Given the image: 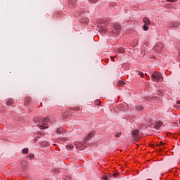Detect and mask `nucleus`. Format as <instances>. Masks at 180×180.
I'll use <instances>...</instances> for the list:
<instances>
[{
	"instance_id": "1a4fd4ad",
	"label": "nucleus",
	"mask_w": 180,
	"mask_h": 180,
	"mask_svg": "<svg viewBox=\"0 0 180 180\" xmlns=\"http://www.w3.org/2000/svg\"><path fill=\"white\" fill-rule=\"evenodd\" d=\"M80 22L82 23H88V22H89V19H88V18H82L80 20Z\"/></svg>"
},
{
	"instance_id": "4be33fe9",
	"label": "nucleus",
	"mask_w": 180,
	"mask_h": 180,
	"mask_svg": "<svg viewBox=\"0 0 180 180\" xmlns=\"http://www.w3.org/2000/svg\"><path fill=\"white\" fill-rule=\"evenodd\" d=\"M27 156L29 157V158H33L34 157V155L30 153Z\"/></svg>"
},
{
	"instance_id": "7ed1b4c3",
	"label": "nucleus",
	"mask_w": 180,
	"mask_h": 180,
	"mask_svg": "<svg viewBox=\"0 0 180 180\" xmlns=\"http://www.w3.org/2000/svg\"><path fill=\"white\" fill-rule=\"evenodd\" d=\"M163 49H164V44H158L156 46H154V50L155 53H161Z\"/></svg>"
},
{
	"instance_id": "2eb2a0df",
	"label": "nucleus",
	"mask_w": 180,
	"mask_h": 180,
	"mask_svg": "<svg viewBox=\"0 0 180 180\" xmlns=\"http://www.w3.org/2000/svg\"><path fill=\"white\" fill-rule=\"evenodd\" d=\"M148 25L144 24L143 25V30H145V32H147V30H148Z\"/></svg>"
},
{
	"instance_id": "4468645a",
	"label": "nucleus",
	"mask_w": 180,
	"mask_h": 180,
	"mask_svg": "<svg viewBox=\"0 0 180 180\" xmlns=\"http://www.w3.org/2000/svg\"><path fill=\"white\" fill-rule=\"evenodd\" d=\"M143 108L141 105H137L136 107V110H139V112H140V110H143Z\"/></svg>"
},
{
	"instance_id": "9b49d317",
	"label": "nucleus",
	"mask_w": 180,
	"mask_h": 180,
	"mask_svg": "<svg viewBox=\"0 0 180 180\" xmlns=\"http://www.w3.org/2000/svg\"><path fill=\"white\" fill-rule=\"evenodd\" d=\"M13 103V100H12V99H8V101H7V105L8 106H11L12 104Z\"/></svg>"
},
{
	"instance_id": "f257e3e1",
	"label": "nucleus",
	"mask_w": 180,
	"mask_h": 180,
	"mask_svg": "<svg viewBox=\"0 0 180 180\" xmlns=\"http://www.w3.org/2000/svg\"><path fill=\"white\" fill-rule=\"evenodd\" d=\"M33 122L38 127H39V129L44 130L46 129H49V124H56V118L50 117L46 119L45 117H37L34 119Z\"/></svg>"
},
{
	"instance_id": "ddd939ff",
	"label": "nucleus",
	"mask_w": 180,
	"mask_h": 180,
	"mask_svg": "<svg viewBox=\"0 0 180 180\" xmlns=\"http://www.w3.org/2000/svg\"><path fill=\"white\" fill-rule=\"evenodd\" d=\"M25 102L27 103H30V102H32V98H30V97L25 98Z\"/></svg>"
},
{
	"instance_id": "f8f14e48",
	"label": "nucleus",
	"mask_w": 180,
	"mask_h": 180,
	"mask_svg": "<svg viewBox=\"0 0 180 180\" xmlns=\"http://www.w3.org/2000/svg\"><path fill=\"white\" fill-rule=\"evenodd\" d=\"M22 154H27L29 153V148H25L22 150Z\"/></svg>"
},
{
	"instance_id": "f03ea898",
	"label": "nucleus",
	"mask_w": 180,
	"mask_h": 180,
	"mask_svg": "<svg viewBox=\"0 0 180 180\" xmlns=\"http://www.w3.org/2000/svg\"><path fill=\"white\" fill-rule=\"evenodd\" d=\"M152 81L155 82H161L162 81V75L160 72H155L151 75Z\"/></svg>"
},
{
	"instance_id": "473e14b6",
	"label": "nucleus",
	"mask_w": 180,
	"mask_h": 180,
	"mask_svg": "<svg viewBox=\"0 0 180 180\" xmlns=\"http://www.w3.org/2000/svg\"><path fill=\"white\" fill-rule=\"evenodd\" d=\"M24 164L26 165V162H25Z\"/></svg>"
},
{
	"instance_id": "2f4dec72",
	"label": "nucleus",
	"mask_w": 180,
	"mask_h": 180,
	"mask_svg": "<svg viewBox=\"0 0 180 180\" xmlns=\"http://www.w3.org/2000/svg\"><path fill=\"white\" fill-rule=\"evenodd\" d=\"M75 110H79V108H75Z\"/></svg>"
},
{
	"instance_id": "6e6552de",
	"label": "nucleus",
	"mask_w": 180,
	"mask_h": 180,
	"mask_svg": "<svg viewBox=\"0 0 180 180\" xmlns=\"http://www.w3.org/2000/svg\"><path fill=\"white\" fill-rule=\"evenodd\" d=\"M77 5V1H75V0L74 1H70L69 2V6L70 8H72V6H75Z\"/></svg>"
},
{
	"instance_id": "a878e982",
	"label": "nucleus",
	"mask_w": 180,
	"mask_h": 180,
	"mask_svg": "<svg viewBox=\"0 0 180 180\" xmlns=\"http://www.w3.org/2000/svg\"><path fill=\"white\" fill-rule=\"evenodd\" d=\"M115 29H118V30H120V29H122V26L118 25L117 27H115Z\"/></svg>"
},
{
	"instance_id": "aec40b11",
	"label": "nucleus",
	"mask_w": 180,
	"mask_h": 180,
	"mask_svg": "<svg viewBox=\"0 0 180 180\" xmlns=\"http://www.w3.org/2000/svg\"><path fill=\"white\" fill-rule=\"evenodd\" d=\"M100 32H102V33H106V29L102 27V28L100 30Z\"/></svg>"
},
{
	"instance_id": "f3484780",
	"label": "nucleus",
	"mask_w": 180,
	"mask_h": 180,
	"mask_svg": "<svg viewBox=\"0 0 180 180\" xmlns=\"http://www.w3.org/2000/svg\"><path fill=\"white\" fill-rule=\"evenodd\" d=\"M118 53H124V49H123V48H119V49H118Z\"/></svg>"
},
{
	"instance_id": "b1692460",
	"label": "nucleus",
	"mask_w": 180,
	"mask_h": 180,
	"mask_svg": "<svg viewBox=\"0 0 180 180\" xmlns=\"http://www.w3.org/2000/svg\"><path fill=\"white\" fill-rule=\"evenodd\" d=\"M68 148H69V150H72V148H74V146L70 145L68 146Z\"/></svg>"
},
{
	"instance_id": "423d86ee",
	"label": "nucleus",
	"mask_w": 180,
	"mask_h": 180,
	"mask_svg": "<svg viewBox=\"0 0 180 180\" xmlns=\"http://www.w3.org/2000/svg\"><path fill=\"white\" fill-rule=\"evenodd\" d=\"M95 134V132L91 131L90 133L88 134L87 136L86 137V140H91L92 137H94V135Z\"/></svg>"
},
{
	"instance_id": "a211bd4d",
	"label": "nucleus",
	"mask_w": 180,
	"mask_h": 180,
	"mask_svg": "<svg viewBox=\"0 0 180 180\" xmlns=\"http://www.w3.org/2000/svg\"><path fill=\"white\" fill-rule=\"evenodd\" d=\"M121 135H122V132H117V134H115V137L119 138L120 137Z\"/></svg>"
},
{
	"instance_id": "6ab92c4d",
	"label": "nucleus",
	"mask_w": 180,
	"mask_h": 180,
	"mask_svg": "<svg viewBox=\"0 0 180 180\" xmlns=\"http://www.w3.org/2000/svg\"><path fill=\"white\" fill-rule=\"evenodd\" d=\"M118 85H119L120 86H121V85H124V82H123V81H119V82H118Z\"/></svg>"
},
{
	"instance_id": "5701e85b",
	"label": "nucleus",
	"mask_w": 180,
	"mask_h": 180,
	"mask_svg": "<svg viewBox=\"0 0 180 180\" xmlns=\"http://www.w3.org/2000/svg\"><path fill=\"white\" fill-rule=\"evenodd\" d=\"M139 75L141 77V78H144V73L139 72Z\"/></svg>"
},
{
	"instance_id": "dca6fc26",
	"label": "nucleus",
	"mask_w": 180,
	"mask_h": 180,
	"mask_svg": "<svg viewBox=\"0 0 180 180\" xmlns=\"http://www.w3.org/2000/svg\"><path fill=\"white\" fill-rule=\"evenodd\" d=\"M61 131H63V128H61V127L58 128L56 130V132L58 134H60Z\"/></svg>"
},
{
	"instance_id": "393cba45",
	"label": "nucleus",
	"mask_w": 180,
	"mask_h": 180,
	"mask_svg": "<svg viewBox=\"0 0 180 180\" xmlns=\"http://www.w3.org/2000/svg\"><path fill=\"white\" fill-rule=\"evenodd\" d=\"M90 2H92L93 4H96V2H98V0H90Z\"/></svg>"
},
{
	"instance_id": "c85d7f7f",
	"label": "nucleus",
	"mask_w": 180,
	"mask_h": 180,
	"mask_svg": "<svg viewBox=\"0 0 180 180\" xmlns=\"http://www.w3.org/2000/svg\"><path fill=\"white\" fill-rule=\"evenodd\" d=\"M176 103H177V105H180V100H178V101H176Z\"/></svg>"
},
{
	"instance_id": "39448f33",
	"label": "nucleus",
	"mask_w": 180,
	"mask_h": 180,
	"mask_svg": "<svg viewBox=\"0 0 180 180\" xmlns=\"http://www.w3.org/2000/svg\"><path fill=\"white\" fill-rule=\"evenodd\" d=\"M179 26V22H178V21L172 22L169 25L170 29H172V27H178Z\"/></svg>"
},
{
	"instance_id": "7c9ffc66",
	"label": "nucleus",
	"mask_w": 180,
	"mask_h": 180,
	"mask_svg": "<svg viewBox=\"0 0 180 180\" xmlns=\"http://www.w3.org/2000/svg\"><path fill=\"white\" fill-rule=\"evenodd\" d=\"M96 103H101V101H99V100L96 101Z\"/></svg>"
},
{
	"instance_id": "bb28decb",
	"label": "nucleus",
	"mask_w": 180,
	"mask_h": 180,
	"mask_svg": "<svg viewBox=\"0 0 180 180\" xmlns=\"http://www.w3.org/2000/svg\"><path fill=\"white\" fill-rule=\"evenodd\" d=\"M105 180H109V176H104Z\"/></svg>"
},
{
	"instance_id": "c756f323",
	"label": "nucleus",
	"mask_w": 180,
	"mask_h": 180,
	"mask_svg": "<svg viewBox=\"0 0 180 180\" xmlns=\"http://www.w3.org/2000/svg\"><path fill=\"white\" fill-rule=\"evenodd\" d=\"M168 2H174L175 0H167Z\"/></svg>"
},
{
	"instance_id": "0eeeda50",
	"label": "nucleus",
	"mask_w": 180,
	"mask_h": 180,
	"mask_svg": "<svg viewBox=\"0 0 180 180\" xmlns=\"http://www.w3.org/2000/svg\"><path fill=\"white\" fill-rule=\"evenodd\" d=\"M143 20L144 25H148L150 26V19H148V18L145 17L143 18Z\"/></svg>"
},
{
	"instance_id": "cd10ccee",
	"label": "nucleus",
	"mask_w": 180,
	"mask_h": 180,
	"mask_svg": "<svg viewBox=\"0 0 180 180\" xmlns=\"http://www.w3.org/2000/svg\"><path fill=\"white\" fill-rule=\"evenodd\" d=\"M174 108H176V109H180L179 105H175Z\"/></svg>"
},
{
	"instance_id": "20e7f679",
	"label": "nucleus",
	"mask_w": 180,
	"mask_h": 180,
	"mask_svg": "<svg viewBox=\"0 0 180 180\" xmlns=\"http://www.w3.org/2000/svg\"><path fill=\"white\" fill-rule=\"evenodd\" d=\"M139 131L138 129H134L132 131V137L134 139H140V136H139Z\"/></svg>"
},
{
	"instance_id": "9d476101",
	"label": "nucleus",
	"mask_w": 180,
	"mask_h": 180,
	"mask_svg": "<svg viewBox=\"0 0 180 180\" xmlns=\"http://www.w3.org/2000/svg\"><path fill=\"white\" fill-rule=\"evenodd\" d=\"M162 126V123L161 122H158L155 125V129H160Z\"/></svg>"
},
{
	"instance_id": "412c9836",
	"label": "nucleus",
	"mask_w": 180,
	"mask_h": 180,
	"mask_svg": "<svg viewBox=\"0 0 180 180\" xmlns=\"http://www.w3.org/2000/svg\"><path fill=\"white\" fill-rule=\"evenodd\" d=\"M158 147H162V146H164V143L162 141H160L158 144Z\"/></svg>"
},
{
	"instance_id": "72a5a7b5",
	"label": "nucleus",
	"mask_w": 180,
	"mask_h": 180,
	"mask_svg": "<svg viewBox=\"0 0 180 180\" xmlns=\"http://www.w3.org/2000/svg\"><path fill=\"white\" fill-rule=\"evenodd\" d=\"M115 175H116V174H114V176H115Z\"/></svg>"
}]
</instances>
